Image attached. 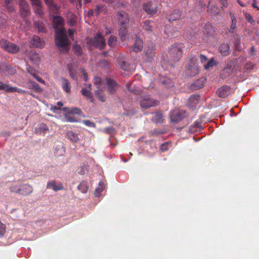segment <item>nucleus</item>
I'll use <instances>...</instances> for the list:
<instances>
[{
    "mask_svg": "<svg viewBox=\"0 0 259 259\" xmlns=\"http://www.w3.org/2000/svg\"><path fill=\"white\" fill-rule=\"evenodd\" d=\"M81 93L82 95L85 97L88 100L93 102V96L90 90H88L87 88H83L81 90Z\"/></svg>",
    "mask_w": 259,
    "mask_h": 259,
    "instance_id": "24",
    "label": "nucleus"
},
{
    "mask_svg": "<svg viewBox=\"0 0 259 259\" xmlns=\"http://www.w3.org/2000/svg\"><path fill=\"white\" fill-rule=\"evenodd\" d=\"M121 68L123 70H127L129 69V64L125 62H122L121 65Z\"/></svg>",
    "mask_w": 259,
    "mask_h": 259,
    "instance_id": "56",
    "label": "nucleus"
},
{
    "mask_svg": "<svg viewBox=\"0 0 259 259\" xmlns=\"http://www.w3.org/2000/svg\"><path fill=\"white\" fill-rule=\"evenodd\" d=\"M32 5L34 6L41 5V2L40 0H30Z\"/></svg>",
    "mask_w": 259,
    "mask_h": 259,
    "instance_id": "61",
    "label": "nucleus"
},
{
    "mask_svg": "<svg viewBox=\"0 0 259 259\" xmlns=\"http://www.w3.org/2000/svg\"><path fill=\"white\" fill-rule=\"evenodd\" d=\"M136 113V111H134V110H132V111H125L124 112V115H126V116H133L134 115H135V114Z\"/></svg>",
    "mask_w": 259,
    "mask_h": 259,
    "instance_id": "62",
    "label": "nucleus"
},
{
    "mask_svg": "<svg viewBox=\"0 0 259 259\" xmlns=\"http://www.w3.org/2000/svg\"><path fill=\"white\" fill-rule=\"evenodd\" d=\"M55 43L58 48L63 49L64 53L67 52L66 47L69 44L65 30H58L55 32Z\"/></svg>",
    "mask_w": 259,
    "mask_h": 259,
    "instance_id": "1",
    "label": "nucleus"
},
{
    "mask_svg": "<svg viewBox=\"0 0 259 259\" xmlns=\"http://www.w3.org/2000/svg\"><path fill=\"white\" fill-rule=\"evenodd\" d=\"M117 39L116 36L111 35L108 41V45L110 47H114L116 46Z\"/></svg>",
    "mask_w": 259,
    "mask_h": 259,
    "instance_id": "36",
    "label": "nucleus"
},
{
    "mask_svg": "<svg viewBox=\"0 0 259 259\" xmlns=\"http://www.w3.org/2000/svg\"><path fill=\"white\" fill-rule=\"evenodd\" d=\"M254 64L251 62L247 63L245 64L244 68L246 70H251L254 68Z\"/></svg>",
    "mask_w": 259,
    "mask_h": 259,
    "instance_id": "53",
    "label": "nucleus"
},
{
    "mask_svg": "<svg viewBox=\"0 0 259 259\" xmlns=\"http://www.w3.org/2000/svg\"><path fill=\"white\" fill-rule=\"evenodd\" d=\"M232 93L231 88L228 85H224L218 89L217 94L219 97L225 98Z\"/></svg>",
    "mask_w": 259,
    "mask_h": 259,
    "instance_id": "12",
    "label": "nucleus"
},
{
    "mask_svg": "<svg viewBox=\"0 0 259 259\" xmlns=\"http://www.w3.org/2000/svg\"><path fill=\"white\" fill-rule=\"evenodd\" d=\"M0 47L6 52L11 54H15L20 51L19 46L5 39L0 40Z\"/></svg>",
    "mask_w": 259,
    "mask_h": 259,
    "instance_id": "4",
    "label": "nucleus"
},
{
    "mask_svg": "<svg viewBox=\"0 0 259 259\" xmlns=\"http://www.w3.org/2000/svg\"><path fill=\"white\" fill-rule=\"evenodd\" d=\"M220 53L224 56H227L230 53V46L228 44H223L219 47Z\"/></svg>",
    "mask_w": 259,
    "mask_h": 259,
    "instance_id": "21",
    "label": "nucleus"
},
{
    "mask_svg": "<svg viewBox=\"0 0 259 259\" xmlns=\"http://www.w3.org/2000/svg\"><path fill=\"white\" fill-rule=\"evenodd\" d=\"M83 123L87 126L90 127H95L96 124L94 122L91 121L89 120H83Z\"/></svg>",
    "mask_w": 259,
    "mask_h": 259,
    "instance_id": "51",
    "label": "nucleus"
},
{
    "mask_svg": "<svg viewBox=\"0 0 259 259\" xmlns=\"http://www.w3.org/2000/svg\"><path fill=\"white\" fill-rule=\"evenodd\" d=\"M20 189V184L15 183H12L9 187V191L12 193L19 194Z\"/></svg>",
    "mask_w": 259,
    "mask_h": 259,
    "instance_id": "25",
    "label": "nucleus"
},
{
    "mask_svg": "<svg viewBox=\"0 0 259 259\" xmlns=\"http://www.w3.org/2000/svg\"><path fill=\"white\" fill-rule=\"evenodd\" d=\"M193 125H194V126L196 128V129L200 130V128H202V126L201 125L199 121H195Z\"/></svg>",
    "mask_w": 259,
    "mask_h": 259,
    "instance_id": "64",
    "label": "nucleus"
},
{
    "mask_svg": "<svg viewBox=\"0 0 259 259\" xmlns=\"http://www.w3.org/2000/svg\"><path fill=\"white\" fill-rule=\"evenodd\" d=\"M94 83L96 85H99L102 82V79L99 77H95L94 79Z\"/></svg>",
    "mask_w": 259,
    "mask_h": 259,
    "instance_id": "60",
    "label": "nucleus"
},
{
    "mask_svg": "<svg viewBox=\"0 0 259 259\" xmlns=\"http://www.w3.org/2000/svg\"><path fill=\"white\" fill-rule=\"evenodd\" d=\"M62 87L63 90L66 93H69L70 92L71 85L69 81L65 79H62Z\"/></svg>",
    "mask_w": 259,
    "mask_h": 259,
    "instance_id": "26",
    "label": "nucleus"
},
{
    "mask_svg": "<svg viewBox=\"0 0 259 259\" xmlns=\"http://www.w3.org/2000/svg\"><path fill=\"white\" fill-rule=\"evenodd\" d=\"M48 131L49 128L46 124L41 123L35 127L34 132L36 135H40L45 134Z\"/></svg>",
    "mask_w": 259,
    "mask_h": 259,
    "instance_id": "15",
    "label": "nucleus"
},
{
    "mask_svg": "<svg viewBox=\"0 0 259 259\" xmlns=\"http://www.w3.org/2000/svg\"><path fill=\"white\" fill-rule=\"evenodd\" d=\"M87 170V167L84 165L81 166L78 169V173L80 175H83L85 174V170Z\"/></svg>",
    "mask_w": 259,
    "mask_h": 259,
    "instance_id": "52",
    "label": "nucleus"
},
{
    "mask_svg": "<svg viewBox=\"0 0 259 259\" xmlns=\"http://www.w3.org/2000/svg\"><path fill=\"white\" fill-rule=\"evenodd\" d=\"M188 113L184 110L175 109L170 112L169 116L171 122H178L187 117Z\"/></svg>",
    "mask_w": 259,
    "mask_h": 259,
    "instance_id": "5",
    "label": "nucleus"
},
{
    "mask_svg": "<svg viewBox=\"0 0 259 259\" xmlns=\"http://www.w3.org/2000/svg\"><path fill=\"white\" fill-rule=\"evenodd\" d=\"M156 122H162L163 115L160 112H157L155 114Z\"/></svg>",
    "mask_w": 259,
    "mask_h": 259,
    "instance_id": "49",
    "label": "nucleus"
},
{
    "mask_svg": "<svg viewBox=\"0 0 259 259\" xmlns=\"http://www.w3.org/2000/svg\"><path fill=\"white\" fill-rule=\"evenodd\" d=\"M14 87H12L9 84H7L5 87V91L9 93H13Z\"/></svg>",
    "mask_w": 259,
    "mask_h": 259,
    "instance_id": "54",
    "label": "nucleus"
},
{
    "mask_svg": "<svg viewBox=\"0 0 259 259\" xmlns=\"http://www.w3.org/2000/svg\"><path fill=\"white\" fill-rule=\"evenodd\" d=\"M234 46L236 50L240 51L241 50V36L238 34H236L235 36Z\"/></svg>",
    "mask_w": 259,
    "mask_h": 259,
    "instance_id": "34",
    "label": "nucleus"
},
{
    "mask_svg": "<svg viewBox=\"0 0 259 259\" xmlns=\"http://www.w3.org/2000/svg\"><path fill=\"white\" fill-rule=\"evenodd\" d=\"M17 92L21 94H25L26 93V91L23 90H22L20 88L14 87L13 93Z\"/></svg>",
    "mask_w": 259,
    "mask_h": 259,
    "instance_id": "55",
    "label": "nucleus"
},
{
    "mask_svg": "<svg viewBox=\"0 0 259 259\" xmlns=\"http://www.w3.org/2000/svg\"><path fill=\"white\" fill-rule=\"evenodd\" d=\"M155 46L153 44H151L146 50L145 55L148 58L152 59L155 56Z\"/></svg>",
    "mask_w": 259,
    "mask_h": 259,
    "instance_id": "23",
    "label": "nucleus"
},
{
    "mask_svg": "<svg viewBox=\"0 0 259 259\" xmlns=\"http://www.w3.org/2000/svg\"><path fill=\"white\" fill-rule=\"evenodd\" d=\"M74 54L79 56H80L82 54V50H81V48L80 47V46H75L74 48Z\"/></svg>",
    "mask_w": 259,
    "mask_h": 259,
    "instance_id": "46",
    "label": "nucleus"
},
{
    "mask_svg": "<svg viewBox=\"0 0 259 259\" xmlns=\"http://www.w3.org/2000/svg\"><path fill=\"white\" fill-rule=\"evenodd\" d=\"M47 188H52L55 191H58L64 189V186L62 183L56 184L55 181L49 182L47 185Z\"/></svg>",
    "mask_w": 259,
    "mask_h": 259,
    "instance_id": "18",
    "label": "nucleus"
},
{
    "mask_svg": "<svg viewBox=\"0 0 259 259\" xmlns=\"http://www.w3.org/2000/svg\"><path fill=\"white\" fill-rule=\"evenodd\" d=\"M169 145L167 143L162 144L160 148V150L162 152H165L168 150Z\"/></svg>",
    "mask_w": 259,
    "mask_h": 259,
    "instance_id": "50",
    "label": "nucleus"
},
{
    "mask_svg": "<svg viewBox=\"0 0 259 259\" xmlns=\"http://www.w3.org/2000/svg\"><path fill=\"white\" fill-rule=\"evenodd\" d=\"M118 21L120 25L123 26L126 25L129 22V18L128 14L123 11H120L117 14Z\"/></svg>",
    "mask_w": 259,
    "mask_h": 259,
    "instance_id": "11",
    "label": "nucleus"
},
{
    "mask_svg": "<svg viewBox=\"0 0 259 259\" xmlns=\"http://www.w3.org/2000/svg\"><path fill=\"white\" fill-rule=\"evenodd\" d=\"M6 232V226L0 221V237L4 236Z\"/></svg>",
    "mask_w": 259,
    "mask_h": 259,
    "instance_id": "41",
    "label": "nucleus"
},
{
    "mask_svg": "<svg viewBox=\"0 0 259 259\" xmlns=\"http://www.w3.org/2000/svg\"><path fill=\"white\" fill-rule=\"evenodd\" d=\"M161 83L167 88L172 87L174 85V82L169 78H164L162 80Z\"/></svg>",
    "mask_w": 259,
    "mask_h": 259,
    "instance_id": "38",
    "label": "nucleus"
},
{
    "mask_svg": "<svg viewBox=\"0 0 259 259\" xmlns=\"http://www.w3.org/2000/svg\"><path fill=\"white\" fill-rule=\"evenodd\" d=\"M215 65L216 63L214 62V59L213 58H211L205 64H204V67L205 69L208 70Z\"/></svg>",
    "mask_w": 259,
    "mask_h": 259,
    "instance_id": "39",
    "label": "nucleus"
},
{
    "mask_svg": "<svg viewBox=\"0 0 259 259\" xmlns=\"http://www.w3.org/2000/svg\"><path fill=\"white\" fill-rule=\"evenodd\" d=\"M235 68V66L234 64L232 62H230L227 63V66L224 69V71L227 73H228V74H230V73H232L234 71Z\"/></svg>",
    "mask_w": 259,
    "mask_h": 259,
    "instance_id": "32",
    "label": "nucleus"
},
{
    "mask_svg": "<svg viewBox=\"0 0 259 259\" xmlns=\"http://www.w3.org/2000/svg\"><path fill=\"white\" fill-rule=\"evenodd\" d=\"M138 100L141 107L144 109L155 107L159 104L158 100L152 98L149 95L142 96L139 97Z\"/></svg>",
    "mask_w": 259,
    "mask_h": 259,
    "instance_id": "3",
    "label": "nucleus"
},
{
    "mask_svg": "<svg viewBox=\"0 0 259 259\" xmlns=\"http://www.w3.org/2000/svg\"><path fill=\"white\" fill-rule=\"evenodd\" d=\"M103 9V6L102 5H97L96 6L95 8V13L96 16L100 15Z\"/></svg>",
    "mask_w": 259,
    "mask_h": 259,
    "instance_id": "44",
    "label": "nucleus"
},
{
    "mask_svg": "<svg viewBox=\"0 0 259 259\" xmlns=\"http://www.w3.org/2000/svg\"><path fill=\"white\" fill-rule=\"evenodd\" d=\"M34 25L38 32H44L45 31V25L42 21H36L34 23Z\"/></svg>",
    "mask_w": 259,
    "mask_h": 259,
    "instance_id": "28",
    "label": "nucleus"
},
{
    "mask_svg": "<svg viewBox=\"0 0 259 259\" xmlns=\"http://www.w3.org/2000/svg\"><path fill=\"white\" fill-rule=\"evenodd\" d=\"M91 44L93 46L102 49L106 45L105 39L100 33H98L93 38Z\"/></svg>",
    "mask_w": 259,
    "mask_h": 259,
    "instance_id": "6",
    "label": "nucleus"
},
{
    "mask_svg": "<svg viewBox=\"0 0 259 259\" xmlns=\"http://www.w3.org/2000/svg\"><path fill=\"white\" fill-rule=\"evenodd\" d=\"M53 25L55 32L58 30H65L64 27V20L63 18L59 16H55L53 18Z\"/></svg>",
    "mask_w": 259,
    "mask_h": 259,
    "instance_id": "9",
    "label": "nucleus"
},
{
    "mask_svg": "<svg viewBox=\"0 0 259 259\" xmlns=\"http://www.w3.org/2000/svg\"><path fill=\"white\" fill-rule=\"evenodd\" d=\"M237 21H232V23L230 26V32L233 33L236 29Z\"/></svg>",
    "mask_w": 259,
    "mask_h": 259,
    "instance_id": "48",
    "label": "nucleus"
},
{
    "mask_svg": "<svg viewBox=\"0 0 259 259\" xmlns=\"http://www.w3.org/2000/svg\"><path fill=\"white\" fill-rule=\"evenodd\" d=\"M5 71L8 72V73L11 75L15 74L16 72V69L11 66H6Z\"/></svg>",
    "mask_w": 259,
    "mask_h": 259,
    "instance_id": "42",
    "label": "nucleus"
},
{
    "mask_svg": "<svg viewBox=\"0 0 259 259\" xmlns=\"http://www.w3.org/2000/svg\"><path fill=\"white\" fill-rule=\"evenodd\" d=\"M199 57L202 63H204L207 61V57L203 54H200Z\"/></svg>",
    "mask_w": 259,
    "mask_h": 259,
    "instance_id": "58",
    "label": "nucleus"
},
{
    "mask_svg": "<svg viewBox=\"0 0 259 259\" xmlns=\"http://www.w3.org/2000/svg\"><path fill=\"white\" fill-rule=\"evenodd\" d=\"M104 189V183L102 181H100L99 183V186L97 187L95 192V195L97 197H99L101 195V193Z\"/></svg>",
    "mask_w": 259,
    "mask_h": 259,
    "instance_id": "31",
    "label": "nucleus"
},
{
    "mask_svg": "<svg viewBox=\"0 0 259 259\" xmlns=\"http://www.w3.org/2000/svg\"><path fill=\"white\" fill-rule=\"evenodd\" d=\"M95 95L99 100L102 102L106 101V97L103 94V92L101 89H98L95 91Z\"/></svg>",
    "mask_w": 259,
    "mask_h": 259,
    "instance_id": "35",
    "label": "nucleus"
},
{
    "mask_svg": "<svg viewBox=\"0 0 259 259\" xmlns=\"http://www.w3.org/2000/svg\"><path fill=\"white\" fill-rule=\"evenodd\" d=\"M34 78H35L38 82L42 83L43 84H45V80L42 79L41 77H40L39 76L36 75V74H34L33 76Z\"/></svg>",
    "mask_w": 259,
    "mask_h": 259,
    "instance_id": "59",
    "label": "nucleus"
},
{
    "mask_svg": "<svg viewBox=\"0 0 259 259\" xmlns=\"http://www.w3.org/2000/svg\"><path fill=\"white\" fill-rule=\"evenodd\" d=\"M69 113L71 114L80 115L81 113V111L80 109L77 107H74L70 109V110L69 111Z\"/></svg>",
    "mask_w": 259,
    "mask_h": 259,
    "instance_id": "45",
    "label": "nucleus"
},
{
    "mask_svg": "<svg viewBox=\"0 0 259 259\" xmlns=\"http://www.w3.org/2000/svg\"><path fill=\"white\" fill-rule=\"evenodd\" d=\"M30 83L31 85L29 87V89L34 90L36 93H40L42 92V90L38 83L34 81H30Z\"/></svg>",
    "mask_w": 259,
    "mask_h": 259,
    "instance_id": "37",
    "label": "nucleus"
},
{
    "mask_svg": "<svg viewBox=\"0 0 259 259\" xmlns=\"http://www.w3.org/2000/svg\"><path fill=\"white\" fill-rule=\"evenodd\" d=\"M181 15L178 11H174L170 15L168 16V19L169 21H174L180 19Z\"/></svg>",
    "mask_w": 259,
    "mask_h": 259,
    "instance_id": "29",
    "label": "nucleus"
},
{
    "mask_svg": "<svg viewBox=\"0 0 259 259\" xmlns=\"http://www.w3.org/2000/svg\"><path fill=\"white\" fill-rule=\"evenodd\" d=\"M143 29L149 32H151L153 30V26L151 25V22L148 20L144 21L143 23Z\"/></svg>",
    "mask_w": 259,
    "mask_h": 259,
    "instance_id": "33",
    "label": "nucleus"
},
{
    "mask_svg": "<svg viewBox=\"0 0 259 259\" xmlns=\"http://www.w3.org/2000/svg\"><path fill=\"white\" fill-rule=\"evenodd\" d=\"M19 13L23 18H25L29 15L30 10L28 4L24 0H21L19 2Z\"/></svg>",
    "mask_w": 259,
    "mask_h": 259,
    "instance_id": "8",
    "label": "nucleus"
},
{
    "mask_svg": "<svg viewBox=\"0 0 259 259\" xmlns=\"http://www.w3.org/2000/svg\"><path fill=\"white\" fill-rule=\"evenodd\" d=\"M67 138L72 143H76L79 140L78 134L72 131H68L66 134Z\"/></svg>",
    "mask_w": 259,
    "mask_h": 259,
    "instance_id": "19",
    "label": "nucleus"
},
{
    "mask_svg": "<svg viewBox=\"0 0 259 259\" xmlns=\"http://www.w3.org/2000/svg\"><path fill=\"white\" fill-rule=\"evenodd\" d=\"M47 6L48 10L51 12L57 14L59 11V7L54 2V0H44Z\"/></svg>",
    "mask_w": 259,
    "mask_h": 259,
    "instance_id": "14",
    "label": "nucleus"
},
{
    "mask_svg": "<svg viewBox=\"0 0 259 259\" xmlns=\"http://www.w3.org/2000/svg\"><path fill=\"white\" fill-rule=\"evenodd\" d=\"M214 32V29L213 28L211 24L207 23L205 24L203 27V33L208 36H210L213 34Z\"/></svg>",
    "mask_w": 259,
    "mask_h": 259,
    "instance_id": "20",
    "label": "nucleus"
},
{
    "mask_svg": "<svg viewBox=\"0 0 259 259\" xmlns=\"http://www.w3.org/2000/svg\"><path fill=\"white\" fill-rule=\"evenodd\" d=\"M161 134H162V132H161L160 131L156 130V129H154L153 131H151L148 133L149 136L150 137H157Z\"/></svg>",
    "mask_w": 259,
    "mask_h": 259,
    "instance_id": "43",
    "label": "nucleus"
},
{
    "mask_svg": "<svg viewBox=\"0 0 259 259\" xmlns=\"http://www.w3.org/2000/svg\"><path fill=\"white\" fill-rule=\"evenodd\" d=\"M107 91L110 94H114L117 90L119 85L115 81L110 78L106 79Z\"/></svg>",
    "mask_w": 259,
    "mask_h": 259,
    "instance_id": "10",
    "label": "nucleus"
},
{
    "mask_svg": "<svg viewBox=\"0 0 259 259\" xmlns=\"http://www.w3.org/2000/svg\"><path fill=\"white\" fill-rule=\"evenodd\" d=\"M143 47V42L142 39L136 38L135 42L132 47V50L135 52H139L142 51Z\"/></svg>",
    "mask_w": 259,
    "mask_h": 259,
    "instance_id": "16",
    "label": "nucleus"
},
{
    "mask_svg": "<svg viewBox=\"0 0 259 259\" xmlns=\"http://www.w3.org/2000/svg\"><path fill=\"white\" fill-rule=\"evenodd\" d=\"M89 185L87 182L82 181L78 186L77 189L83 193H86L89 190Z\"/></svg>",
    "mask_w": 259,
    "mask_h": 259,
    "instance_id": "27",
    "label": "nucleus"
},
{
    "mask_svg": "<svg viewBox=\"0 0 259 259\" xmlns=\"http://www.w3.org/2000/svg\"><path fill=\"white\" fill-rule=\"evenodd\" d=\"M205 80V78L204 77H201L198 79H197L194 82V83H192V88L194 90H198L203 88Z\"/></svg>",
    "mask_w": 259,
    "mask_h": 259,
    "instance_id": "22",
    "label": "nucleus"
},
{
    "mask_svg": "<svg viewBox=\"0 0 259 259\" xmlns=\"http://www.w3.org/2000/svg\"><path fill=\"white\" fill-rule=\"evenodd\" d=\"M183 45L181 44H174L169 48L167 57L170 62H178L183 55Z\"/></svg>",
    "mask_w": 259,
    "mask_h": 259,
    "instance_id": "2",
    "label": "nucleus"
},
{
    "mask_svg": "<svg viewBox=\"0 0 259 259\" xmlns=\"http://www.w3.org/2000/svg\"><path fill=\"white\" fill-rule=\"evenodd\" d=\"M143 10L148 15L153 16L157 12L156 4L149 2L143 5Z\"/></svg>",
    "mask_w": 259,
    "mask_h": 259,
    "instance_id": "7",
    "label": "nucleus"
},
{
    "mask_svg": "<svg viewBox=\"0 0 259 259\" xmlns=\"http://www.w3.org/2000/svg\"><path fill=\"white\" fill-rule=\"evenodd\" d=\"M127 34V29L126 27L122 26L119 31V35L121 41L125 40Z\"/></svg>",
    "mask_w": 259,
    "mask_h": 259,
    "instance_id": "30",
    "label": "nucleus"
},
{
    "mask_svg": "<svg viewBox=\"0 0 259 259\" xmlns=\"http://www.w3.org/2000/svg\"><path fill=\"white\" fill-rule=\"evenodd\" d=\"M30 42L31 45L36 48H42L44 47V41L36 35L32 37Z\"/></svg>",
    "mask_w": 259,
    "mask_h": 259,
    "instance_id": "17",
    "label": "nucleus"
},
{
    "mask_svg": "<svg viewBox=\"0 0 259 259\" xmlns=\"http://www.w3.org/2000/svg\"><path fill=\"white\" fill-rule=\"evenodd\" d=\"M66 120L67 122H76L77 120L75 119L74 117L70 116H66L65 117Z\"/></svg>",
    "mask_w": 259,
    "mask_h": 259,
    "instance_id": "57",
    "label": "nucleus"
},
{
    "mask_svg": "<svg viewBox=\"0 0 259 259\" xmlns=\"http://www.w3.org/2000/svg\"><path fill=\"white\" fill-rule=\"evenodd\" d=\"M33 189L32 186L24 184L20 185V195L23 196H28L31 194L33 192Z\"/></svg>",
    "mask_w": 259,
    "mask_h": 259,
    "instance_id": "13",
    "label": "nucleus"
},
{
    "mask_svg": "<svg viewBox=\"0 0 259 259\" xmlns=\"http://www.w3.org/2000/svg\"><path fill=\"white\" fill-rule=\"evenodd\" d=\"M114 128L112 127H106L104 129V131L108 134H111L113 132Z\"/></svg>",
    "mask_w": 259,
    "mask_h": 259,
    "instance_id": "63",
    "label": "nucleus"
},
{
    "mask_svg": "<svg viewBox=\"0 0 259 259\" xmlns=\"http://www.w3.org/2000/svg\"><path fill=\"white\" fill-rule=\"evenodd\" d=\"M34 7V11L35 14L38 15L39 17H42L44 15V12L42 10L41 5Z\"/></svg>",
    "mask_w": 259,
    "mask_h": 259,
    "instance_id": "40",
    "label": "nucleus"
},
{
    "mask_svg": "<svg viewBox=\"0 0 259 259\" xmlns=\"http://www.w3.org/2000/svg\"><path fill=\"white\" fill-rule=\"evenodd\" d=\"M244 16H245V19H246V20L248 22H250L251 24H253L254 22V20L250 14H248V13H245L244 14Z\"/></svg>",
    "mask_w": 259,
    "mask_h": 259,
    "instance_id": "47",
    "label": "nucleus"
}]
</instances>
